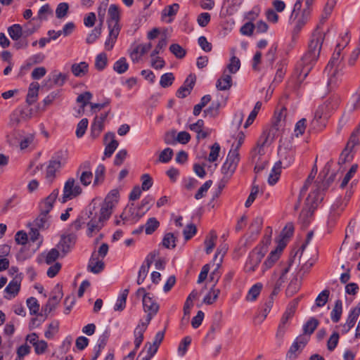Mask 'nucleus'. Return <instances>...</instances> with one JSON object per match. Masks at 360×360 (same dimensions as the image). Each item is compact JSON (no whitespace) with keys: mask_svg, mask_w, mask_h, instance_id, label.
<instances>
[{"mask_svg":"<svg viewBox=\"0 0 360 360\" xmlns=\"http://www.w3.org/2000/svg\"><path fill=\"white\" fill-rule=\"evenodd\" d=\"M104 128L103 122L98 120V117L96 116L91 125V133L93 138L98 137Z\"/></svg>","mask_w":360,"mask_h":360,"instance_id":"nucleus-41","label":"nucleus"},{"mask_svg":"<svg viewBox=\"0 0 360 360\" xmlns=\"http://www.w3.org/2000/svg\"><path fill=\"white\" fill-rule=\"evenodd\" d=\"M174 80V77L172 73H165L161 76L160 84L162 87L167 88L172 84Z\"/></svg>","mask_w":360,"mask_h":360,"instance_id":"nucleus-56","label":"nucleus"},{"mask_svg":"<svg viewBox=\"0 0 360 360\" xmlns=\"http://www.w3.org/2000/svg\"><path fill=\"white\" fill-rule=\"evenodd\" d=\"M88 217L90 221L87 223V232L88 236L91 237L94 233L98 232L104 226V221L99 217L96 218V214L93 216V211L90 209Z\"/></svg>","mask_w":360,"mask_h":360,"instance_id":"nucleus-10","label":"nucleus"},{"mask_svg":"<svg viewBox=\"0 0 360 360\" xmlns=\"http://www.w3.org/2000/svg\"><path fill=\"white\" fill-rule=\"evenodd\" d=\"M68 159V152L66 150H60L57 152L51 160L60 163L62 167L66 163Z\"/></svg>","mask_w":360,"mask_h":360,"instance_id":"nucleus-61","label":"nucleus"},{"mask_svg":"<svg viewBox=\"0 0 360 360\" xmlns=\"http://www.w3.org/2000/svg\"><path fill=\"white\" fill-rule=\"evenodd\" d=\"M179 8V6L178 4H173L172 5L167 6L162 11V17H172L176 14Z\"/></svg>","mask_w":360,"mask_h":360,"instance_id":"nucleus-55","label":"nucleus"},{"mask_svg":"<svg viewBox=\"0 0 360 360\" xmlns=\"http://www.w3.org/2000/svg\"><path fill=\"white\" fill-rule=\"evenodd\" d=\"M196 77L194 75H189L181 86L176 91V96L179 98H185L190 94L195 83Z\"/></svg>","mask_w":360,"mask_h":360,"instance_id":"nucleus-11","label":"nucleus"},{"mask_svg":"<svg viewBox=\"0 0 360 360\" xmlns=\"http://www.w3.org/2000/svg\"><path fill=\"white\" fill-rule=\"evenodd\" d=\"M61 257V252L57 248L51 249L45 257V262L47 264L55 263L56 259Z\"/></svg>","mask_w":360,"mask_h":360,"instance_id":"nucleus-45","label":"nucleus"},{"mask_svg":"<svg viewBox=\"0 0 360 360\" xmlns=\"http://www.w3.org/2000/svg\"><path fill=\"white\" fill-rule=\"evenodd\" d=\"M217 238V236L216 233L214 231H211L210 233V238H207L205 240V244L206 245L205 252L207 254H210L214 245H215V241Z\"/></svg>","mask_w":360,"mask_h":360,"instance_id":"nucleus-51","label":"nucleus"},{"mask_svg":"<svg viewBox=\"0 0 360 360\" xmlns=\"http://www.w3.org/2000/svg\"><path fill=\"white\" fill-rule=\"evenodd\" d=\"M101 28L98 26H96L91 32L89 33L86 39V42L89 44H93L96 40L101 36Z\"/></svg>","mask_w":360,"mask_h":360,"instance_id":"nucleus-62","label":"nucleus"},{"mask_svg":"<svg viewBox=\"0 0 360 360\" xmlns=\"http://www.w3.org/2000/svg\"><path fill=\"white\" fill-rule=\"evenodd\" d=\"M220 108L219 101H213L210 106L203 111L205 117L209 116L210 117H215L219 114Z\"/></svg>","mask_w":360,"mask_h":360,"instance_id":"nucleus-47","label":"nucleus"},{"mask_svg":"<svg viewBox=\"0 0 360 360\" xmlns=\"http://www.w3.org/2000/svg\"><path fill=\"white\" fill-rule=\"evenodd\" d=\"M299 300L295 299L288 306L285 313L283 314L276 333L277 337H282L285 331L287 323L289 319H290L296 311V308L298 304Z\"/></svg>","mask_w":360,"mask_h":360,"instance_id":"nucleus-7","label":"nucleus"},{"mask_svg":"<svg viewBox=\"0 0 360 360\" xmlns=\"http://www.w3.org/2000/svg\"><path fill=\"white\" fill-rule=\"evenodd\" d=\"M263 223V219L262 217H256L250 226V229L251 231V233L253 235H257L259 233L262 226Z\"/></svg>","mask_w":360,"mask_h":360,"instance_id":"nucleus-53","label":"nucleus"},{"mask_svg":"<svg viewBox=\"0 0 360 360\" xmlns=\"http://www.w3.org/2000/svg\"><path fill=\"white\" fill-rule=\"evenodd\" d=\"M66 80L67 75L65 74L55 72L52 76V79H49V81L45 82V86H46L48 89H51L53 84L57 86H62Z\"/></svg>","mask_w":360,"mask_h":360,"instance_id":"nucleus-24","label":"nucleus"},{"mask_svg":"<svg viewBox=\"0 0 360 360\" xmlns=\"http://www.w3.org/2000/svg\"><path fill=\"white\" fill-rule=\"evenodd\" d=\"M8 33L13 40L18 41L23 36L22 27L19 24H14L8 27Z\"/></svg>","mask_w":360,"mask_h":360,"instance_id":"nucleus-33","label":"nucleus"},{"mask_svg":"<svg viewBox=\"0 0 360 360\" xmlns=\"http://www.w3.org/2000/svg\"><path fill=\"white\" fill-rule=\"evenodd\" d=\"M129 68V64L125 58L122 57L117 60L113 65V70L118 74L125 72Z\"/></svg>","mask_w":360,"mask_h":360,"instance_id":"nucleus-48","label":"nucleus"},{"mask_svg":"<svg viewBox=\"0 0 360 360\" xmlns=\"http://www.w3.org/2000/svg\"><path fill=\"white\" fill-rule=\"evenodd\" d=\"M108 63V57L106 53H101L96 57L95 60V68L96 70L101 71L103 70L107 65Z\"/></svg>","mask_w":360,"mask_h":360,"instance_id":"nucleus-49","label":"nucleus"},{"mask_svg":"<svg viewBox=\"0 0 360 360\" xmlns=\"http://www.w3.org/2000/svg\"><path fill=\"white\" fill-rule=\"evenodd\" d=\"M359 141L358 136L351 134L349 139L344 150L342 152L339 159V163H345L347 160L349 153L352 150L354 146L359 145Z\"/></svg>","mask_w":360,"mask_h":360,"instance_id":"nucleus-14","label":"nucleus"},{"mask_svg":"<svg viewBox=\"0 0 360 360\" xmlns=\"http://www.w3.org/2000/svg\"><path fill=\"white\" fill-rule=\"evenodd\" d=\"M294 232V226L292 223H288L285 225V226L283 228L282 231L281 232L279 235V238L277 240V243H278L281 241H283L284 243H285V245H287L286 240L290 238Z\"/></svg>","mask_w":360,"mask_h":360,"instance_id":"nucleus-34","label":"nucleus"},{"mask_svg":"<svg viewBox=\"0 0 360 360\" xmlns=\"http://www.w3.org/2000/svg\"><path fill=\"white\" fill-rule=\"evenodd\" d=\"M330 292L328 290H323L316 299V305L318 307L324 306L328 302Z\"/></svg>","mask_w":360,"mask_h":360,"instance_id":"nucleus-60","label":"nucleus"},{"mask_svg":"<svg viewBox=\"0 0 360 360\" xmlns=\"http://www.w3.org/2000/svg\"><path fill=\"white\" fill-rule=\"evenodd\" d=\"M60 167V163L50 160L46 168V178L49 181H52L55 178L56 172L59 170Z\"/></svg>","mask_w":360,"mask_h":360,"instance_id":"nucleus-35","label":"nucleus"},{"mask_svg":"<svg viewBox=\"0 0 360 360\" xmlns=\"http://www.w3.org/2000/svg\"><path fill=\"white\" fill-rule=\"evenodd\" d=\"M169 51L172 54H174L177 58H182L186 55V50L184 49L179 44H172L169 46Z\"/></svg>","mask_w":360,"mask_h":360,"instance_id":"nucleus-58","label":"nucleus"},{"mask_svg":"<svg viewBox=\"0 0 360 360\" xmlns=\"http://www.w3.org/2000/svg\"><path fill=\"white\" fill-rule=\"evenodd\" d=\"M302 1H304L305 4V8L304 9H307L308 11H310V8L314 4V0H297L294 5L293 10L290 15V20H295L297 18L298 12L301 9Z\"/></svg>","mask_w":360,"mask_h":360,"instance_id":"nucleus-32","label":"nucleus"},{"mask_svg":"<svg viewBox=\"0 0 360 360\" xmlns=\"http://www.w3.org/2000/svg\"><path fill=\"white\" fill-rule=\"evenodd\" d=\"M108 141H110V142L106 145L104 154L107 157H110L117 148L118 142L115 140V134L112 132H108L105 134L104 141L105 143H107Z\"/></svg>","mask_w":360,"mask_h":360,"instance_id":"nucleus-21","label":"nucleus"},{"mask_svg":"<svg viewBox=\"0 0 360 360\" xmlns=\"http://www.w3.org/2000/svg\"><path fill=\"white\" fill-rule=\"evenodd\" d=\"M69 4L65 2L60 3L56 9V15L58 19L65 17L68 13Z\"/></svg>","mask_w":360,"mask_h":360,"instance_id":"nucleus-52","label":"nucleus"},{"mask_svg":"<svg viewBox=\"0 0 360 360\" xmlns=\"http://www.w3.org/2000/svg\"><path fill=\"white\" fill-rule=\"evenodd\" d=\"M39 84L37 82H32L30 84L26 96V103L32 105L37 101L39 94Z\"/></svg>","mask_w":360,"mask_h":360,"instance_id":"nucleus-25","label":"nucleus"},{"mask_svg":"<svg viewBox=\"0 0 360 360\" xmlns=\"http://www.w3.org/2000/svg\"><path fill=\"white\" fill-rule=\"evenodd\" d=\"M141 217L136 212L134 206V203L128 205L122 213L120 214V218L123 221L122 224H124L127 221H137Z\"/></svg>","mask_w":360,"mask_h":360,"instance_id":"nucleus-13","label":"nucleus"},{"mask_svg":"<svg viewBox=\"0 0 360 360\" xmlns=\"http://www.w3.org/2000/svg\"><path fill=\"white\" fill-rule=\"evenodd\" d=\"M160 226V222L155 217H151L148 219L146 224L143 226L146 233L147 235L152 234Z\"/></svg>","mask_w":360,"mask_h":360,"instance_id":"nucleus-44","label":"nucleus"},{"mask_svg":"<svg viewBox=\"0 0 360 360\" xmlns=\"http://www.w3.org/2000/svg\"><path fill=\"white\" fill-rule=\"evenodd\" d=\"M232 86L231 76L224 72L222 77L219 79L216 84V87L220 91L229 90Z\"/></svg>","mask_w":360,"mask_h":360,"instance_id":"nucleus-29","label":"nucleus"},{"mask_svg":"<svg viewBox=\"0 0 360 360\" xmlns=\"http://www.w3.org/2000/svg\"><path fill=\"white\" fill-rule=\"evenodd\" d=\"M292 262H293V259H290L288 261V266L281 269V275L274 285V289L271 294V296H272V297L276 296L280 292L282 285L285 282V280H286L285 276H286L287 273L289 271L290 266H291Z\"/></svg>","mask_w":360,"mask_h":360,"instance_id":"nucleus-18","label":"nucleus"},{"mask_svg":"<svg viewBox=\"0 0 360 360\" xmlns=\"http://www.w3.org/2000/svg\"><path fill=\"white\" fill-rule=\"evenodd\" d=\"M146 330V324L143 322L139 323L134 331L135 349H138L143 340V333Z\"/></svg>","mask_w":360,"mask_h":360,"instance_id":"nucleus-27","label":"nucleus"},{"mask_svg":"<svg viewBox=\"0 0 360 360\" xmlns=\"http://www.w3.org/2000/svg\"><path fill=\"white\" fill-rule=\"evenodd\" d=\"M115 206H113L112 204L108 203L106 202H103V203L101 206V208L100 210V213H99L98 217L104 221L108 220L112 214V209Z\"/></svg>","mask_w":360,"mask_h":360,"instance_id":"nucleus-37","label":"nucleus"},{"mask_svg":"<svg viewBox=\"0 0 360 360\" xmlns=\"http://www.w3.org/2000/svg\"><path fill=\"white\" fill-rule=\"evenodd\" d=\"M240 160L238 152L236 150H230L226 160L221 167V172L227 179H230L234 173Z\"/></svg>","mask_w":360,"mask_h":360,"instance_id":"nucleus-5","label":"nucleus"},{"mask_svg":"<svg viewBox=\"0 0 360 360\" xmlns=\"http://www.w3.org/2000/svg\"><path fill=\"white\" fill-rule=\"evenodd\" d=\"M219 293H220V290L216 289L215 283L213 284V285L210 288L208 293L204 297L203 302L207 304H213L216 301V300L218 298Z\"/></svg>","mask_w":360,"mask_h":360,"instance_id":"nucleus-38","label":"nucleus"},{"mask_svg":"<svg viewBox=\"0 0 360 360\" xmlns=\"http://www.w3.org/2000/svg\"><path fill=\"white\" fill-rule=\"evenodd\" d=\"M109 19L108 20V26L109 29V34L105 42V49L110 51L112 49L114 44L117 39L120 32V10L117 5L111 4L108 8Z\"/></svg>","mask_w":360,"mask_h":360,"instance_id":"nucleus-2","label":"nucleus"},{"mask_svg":"<svg viewBox=\"0 0 360 360\" xmlns=\"http://www.w3.org/2000/svg\"><path fill=\"white\" fill-rule=\"evenodd\" d=\"M316 173H317V167H316V165H314L310 174H309L302 188L300 190V196H303L305 194V193L307 192V191L309 188V186L313 182L314 179L315 178V176L316 175Z\"/></svg>","mask_w":360,"mask_h":360,"instance_id":"nucleus-40","label":"nucleus"},{"mask_svg":"<svg viewBox=\"0 0 360 360\" xmlns=\"http://www.w3.org/2000/svg\"><path fill=\"white\" fill-rule=\"evenodd\" d=\"M75 25L73 22H70L65 24L62 30H59L56 32L54 30H49L48 32V35L51 36V34H55V36H53V39H57L61 34H63L65 37L70 35L75 30Z\"/></svg>","mask_w":360,"mask_h":360,"instance_id":"nucleus-28","label":"nucleus"},{"mask_svg":"<svg viewBox=\"0 0 360 360\" xmlns=\"http://www.w3.org/2000/svg\"><path fill=\"white\" fill-rule=\"evenodd\" d=\"M322 200L323 196L320 195L319 188L309 194L305 202L306 208L302 211L299 219L304 226H307L309 224V217L313 214L318 203Z\"/></svg>","mask_w":360,"mask_h":360,"instance_id":"nucleus-3","label":"nucleus"},{"mask_svg":"<svg viewBox=\"0 0 360 360\" xmlns=\"http://www.w3.org/2000/svg\"><path fill=\"white\" fill-rule=\"evenodd\" d=\"M88 68L89 65L86 62H81L73 64L71 67V70L75 77H82L87 73Z\"/></svg>","mask_w":360,"mask_h":360,"instance_id":"nucleus-31","label":"nucleus"},{"mask_svg":"<svg viewBox=\"0 0 360 360\" xmlns=\"http://www.w3.org/2000/svg\"><path fill=\"white\" fill-rule=\"evenodd\" d=\"M176 237L172 233H167L165 234L162 239V245L168 249H173L176 247Z\"/></svg>","mask_w":360,"mask_h":360,"instance_id":"nucleus-46","label":"nucleus"},{"mask_svg":"<svg viewBox=\"0 0 360 360\" xmlns=\"http://www.w3.org/2000/svg\"><path fill=\"white\" fill-rule=\"evenodd\" d=\"M328 72V74L329 75L328 81V85L333 88L338 84V83L341 81V77L343 75L342 72L341 68H333L332 70L330 71V69L328 70H326Z\"/></svg>","mask_w":360,"mask_h":360,"instance_id":"nucleus-23","label":"nucleus"},{"mask_svg":"<svg viewBox=\"0 0 360 360\" xmlns=\"http://www.w3.org/2000/svg\"><path fill=\"white\" fill-rule=\"evenodd\" d=\"M324 36L325 34L320 31H316L311 36L308 51L302 58V68L300 74L303 75V79L307 76L313 65L319 58Z\"/></svg>","mask_w":360,"mask_h":360,"instance_id":"nucleus-1","label":"nucleus"},{"mask_svg":"<svg viewBox=\"0 0 360 360\" xmlns=\"http://www.w3.org/2000/svg\"><path fill=\"white\" fill-rule=\"evenodd\" d=\"M59 322L58 321H52L49 325L48 330L45 332L44 335L48 339H51L53 335L58 331Z\"/></svg>","mask_w":360,"mask_h":360,"instance_id":"nucleus-59","label":"nucleus"},{"mask_svg":"<svg viewBox=\"0 0 360 360\" xmlns=\"http://www.w3.org/2000/svg\"><path fill=\"white\" fill-rule=\"evenodd\" d=\"M341 52V47L340 44H338L336 46L335 50L333 54V56L329 61L328 64L327 65L325 70H328L330 69V71L332 70L333 68H341L342 69V58L340 55Z\"/></svg>","mask_w":360,"mask_h":360,"instance_id":"nucleus-20","label":"nucleus"},{"mask_svg":"<svg viewBox=\"0 0 360 360\" xmlns=\"http://www.w3.org/2000/svg\"><path fill=\"white\" fill-rule=\"evenodd\" d=\"M262 288V284L260 283L253 285L248 292L246 300L250 302L255 301L259 295Z\"/></svg>","mask_w":360,"mask_h":360,"instance_id":"nucleus-42","label":"nucleus"},{"mask_svg":"<svg viewBox=\"0 0 360 360\" xmlns=\"http://www.w3.org/2000/svg\"><path fill=\"white\" fill-rule=\"evenodd\" d=\"M62 292H59L58 295L51 296L46 304L42 307V311L44 313L46 316H47L50 312L56 309V306L58 304L60 299L62 298Z\"/></svg>","mask_w":360,"mask_h":360,"instance_id":"nucleus-22","label":"nucleus"},{"mask_svg":"<svg viewBox=\"0 0 360 360\" xmlns=\"http://www.w3.org/2000/svg\"><path fill=\"white\" fill-rule=\"evenodd\" d=\"M49 219V214L40 211V214L33 221L32 226L39 229H46L50 225Z\"/></svg>","mask_w":360,"mask_h":360,"instance_id":"nucleus-26","label":"nucleus"},{"mask_svg":"<svg viewBox=\"0 0 360 360\" xmlns=\"http://www.w3.org/2000/svg\"><path fill=\"white\" fill-rule=\"evenodd\" d=\"M82 192V189L79 184H75V180L72 178L69 179L64 185L63 193L61 198L59 200L62 203L66 202L69 200H72L74 198L80 195Z\"/></svg>","mask_w":360,"mask_h":360,"instance_id":"nucleus-6","label":"nucleus"},{"mask_svg":"<svg viewBox=\"0 0 360 360\" xmlns=\"http://www.w3.org/2000/svg\"><path fill=\"white\" fill-rule=\"evenodd\" d=\"M342 313V302L340 300H336V302L335 303L334 308L333 309L331 314H330L331 320L334 323H338L341 318Z\"/></svg>","mask_w":360,"mask_h":360,"instance_id":"nucleus-36","label":"nucleus"},{"mask_svg":"<svg viewBox=\"0 0 360 360\" xmlns=\"http://www.w3.org/2000/svg\"><path fill=\"white\" fill-rule=\"evenodd\" d=\"M319 323V322L314 317L310 318L303 326L304 335H311L317 328Z\"/></svg>","mask_w":360,"mask_h":360,"instance_id":"nucleus-43","label":"nucleus"},{"mask_svg":"<svg viewBox=\"0 0 360 360\" xmlns=\"http://www.w3.org/2000/svg\"><path fill=\"white\" fill-rule=\"evenodd\" d=\"M129 294V289L124 290L118 297L116 304L114 306V310L122 311L126 306V301Z\"/></svg>","mask_w":360,"mask_h":360,"instance_id":"nucleus-39","label":"nucleus"},{"mask_svg":"<svg viewBox=\"0 0 360 360\" xmlns=\"http://www.w3.org/2000/svg\"><path fill=\"white\" fill-rule=\"evenodd\" d=\"M76 236L74 234L63 235L56 248L61 252V257H64L74 247Z\"/></svg>","mask_w":360,"mask_h":360,"instance_id":"nucleus-8","label":"nucleus"},{"mask_svg":"<svg viewBox=\"0 0 360 360\" xmlns=\"http://www.w3.org/2000/svg\"><path fill=\"white\" fill-rule=\"evenodd\" d=\"M58 194V189H54L52 193L40 203V211L49 214L53 208V203L57 199Z\"/></svg>","mask_w":360,"mask_h":360,"instance_id":"nucleus-17","label":"nucleus"},{"mask_svg":"<svg viewBox=\"0 0 360 360\" xmlns=\"http://www.w3.org/2000/svg\"><path fill=\"white\" fill-rule=\"evenodd\" d=\"M27 305L30 314H37L39 310V304L36 298L32 297L27 300Z\"/></svg>","mask_w":360,"mask_h":360,"instance_id":"nucleus-57","label":"nucleus"},{"mask_svg":"<svg viewBox=\"0 0 360 360\" xmlns=\"http://www.w3.org/2000/svg\"><path fill=\"white\" fill-rule=\"evenodd\" d=\"M191 342V338L189 336L185 337L180 342L178 347V354L180 356H184L188 349V347Z\"/></svg>","mask_w":360,"mask_h":360,"instance_id":"nucleus-54","label":"nucleus"},{"mask_svg":"<svg viewBox=\"0 0 360 360\" xmlns=\"http://www.w3.org/2000/svg\"><path fill=\"white\" fill-rule=\"evenodd\" d=\"M143 307L145 312L156 314L159 309L158 303L149 296L148 293H145L142 299Z\"/></svg>","mask_w":360,"mask_h":360,"instance_id":"nucleus-19","label":"nucleus"},{"mask_svg":"<svg viewBox=\"0 0 360 360\" xmlns=\"http://www.w3.org/2000/svg\"><path fill=\"white\" fill-rule=\"evenodd\" d=\"M266 253V248H255L250 253L245 265V271L251 273L255 271Z\"/></svg>","mask_w":360,"mask_h":360,"instance_id":"nucleus-4","label":"nucleus"},{"mask_svg":"<svg viewBox=\"0 0 360 360\" xmlns=\"http://www.w3.org/2000/svg\"><path fill=\"white\" fill-rule=\"evenodd\" d=\"M22 280V274H18L15 275L13 280L10 281L5 288V292L13 297L18 295L20 289V285Z\"/></svg>","mask_w":360,"mask_h":360,"instance_id":"nucleus-15","label":"nucleus"},{"mask_svg":"<svg viewBox=\"0 0 360 360\" xmlns=\"http://www.w3.org/2000/svg\"><path fill=\"white\" fill-rule=\"evenodd\" d=\"M173 156V150L170 148L164 149L159 155L158 161L167 163L171 160Z\"/></svg>","mask_w":360,"mask_h":360,"instance_id":"nucleus-63","label":"nucleus"},{"mask_svg":"<svg viewBox=\"0 0 360 360\" xmlns=\"http://www.w3.org/2000/svg\"><path fill=\"white\" fill-rule=\"evenodd\" d=\"M151 47L152 44L150 42L136 46L133 51L130 53V56L132 61L134 63H137L143 55L149 51Z\"/></svg>","mask_w":360,"mask_h":360,"instance_id":"nucleus-16","label":"nucleus"},{"mask_svg":"<svg viewBox=\"0 0 360 360\" xmlns=\"http://www.w3.org/2000/svg\"><path fill=\"white\" fill-rule=\"evenodd\" d=\"M240 68V60L238 58L233 56L227 65V70L231 74H236Z\"/></svg>","mask_w":360,"mask_h":360,"instance_id":"nucleus-50","label":"nucleus"},{"mask_svg":"<svg viewBox=\"0 0 360 360\" xmlns=\"http://www.w3.org/2000/svg\"><path fill=\"white\" fill-rule=\"evenodd\" d=\"M105 264L102 259H99L96 253L94 252L89 261L87 269L93 274H97L104 269Z\"/></svg>","mask_w":360,"mask_h":360,"instance_id":"nucleus-12","label":"nucleus"},{"mask_svg":"<svg viewBox=\"0 0 360 360\" xmlns=\"http://www.w3.org/2000/svg\"><path fill=\"white\" fill-rule=\"evenodd\" d=\"M281 165L282 162L280 160L273 167L268 178V183L270 185H274L278 181L281 172Z\"/></svg>","mask_w":360,"mask_h":360,"instance_id":"nucleus-30","label":"nucleus"},{"mask_svg":"<svg viewBox=\"0 0 360 360\" xmlns=\"http://www.w3.org/2000/svg\"><path fill=\"white\" fill-rule=\"evenodd\" d=\"M285 247V243L283 241H281L277 245V247L274 250H272L266 259L264 261L262 265V271L264 273L266 270L270 269L275 263L278 261L280 255Z\"/></svg>","mask_w":360,"mask_h":360,"instance_id":"nucleus-9","label":"nucleus"},{"mask_svg":"<svg viewBox=\"0 0 360 360\" xmlns=\"http://www.w3.org/2000/svg\"><path fill=\"white\" fill-rule=\"evenodd\" d=\"M93 179V174L91 171H83L79 176L80 183L84 186H89Z\"/></svg>","mask_w":360,"mask_h":360,"instance_id":"nucleus-64","label":"nucleus"}]
</instances>
